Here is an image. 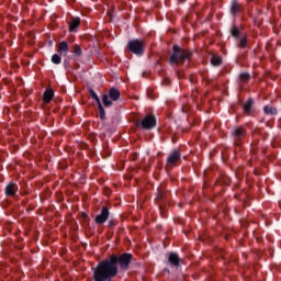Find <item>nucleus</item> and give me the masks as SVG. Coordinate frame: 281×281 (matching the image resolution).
<instances>
[{"instance_id": "7ed1b4c3", "label": "nucleus", "mask_w": 281, "mask_h": 281, "mask_svg": "<svg viewBox=\"0 0 281 281\" xmlns=\"http://www.w3.org/2000/svg\"><path fill=\"white\" fill-rule=\"evenodd\" d=\"M143 131H153L157 128V116L153 113V108L145 109V115L142 119Z\"/></svg>"}, {"instance_id": "bb28decb", "label": "nucleus", "mask_w": 281, "mask_h": 281, "mask_svg": "<svg viewBox=\"0 0 281 281\" xmlns=\"http://www.w3.org/2000/svg\"><path fill=\"white\" fill-rule=\"evenodd\" d=\"M115 225H116V223H115V220H114V218L110 220L109 223H108V227H109L110 229H113V227H115Z\"/></svg>"}, {"instance_id": "1a4fd4ad", "label": "nucleus", "mask_w": 281, "mask_h": 281, "mask_svg": "<svg viewBox=\"0 0 281 281\" xmlns=\"http://www.w3.org/2000/svg\"><path fill=\"white\" fill-rule=\"evenodd\" d=\"M229 12H231L232 16H238V14H240V12H243V5L240 4V2H238V0L231 1Z\"/></svg>"}, {"instance_id": "ddd939ff", "label": "nucleus", "mask_w": 281, "mask_h": 281, "mask_svg": "<svg viewBox=\"0 0 281 281\" xmlns=\"http://www.w3.org/2000/svg\"><path fill=\"white\" fill-rule=\"evenodd\" d=\"M57 52L59 56H67L69 54V44L65 41L60 42Z\"/></svg>"}, {"instance_id": "4be33fe9", "label": "nucleus", "mask_w": 281, "mask_h": 281, "mask_svg": "<svg viewBox=\"0 0 281 281\" xmlns=\"http://www.w3.org/2000/svg\"><path fill=\"white\" fill-rule=\"evenodd\" d=\"M89 95H90V98H92L93 101L97 102V104L102 102V101H100V97H98V93H95V91L93 89H89Z\"/></svg>"}, {"instance_id": "a878e982", "label": "nucleus", "mask_w": 281, "mask_h": 281, "mask_svg": "<svg viewBox=\"0 0 281 281\" xmlns=\"http://www.w3.org/2000/svg\"><path fill=\"white\" fill-rule=\"evenodd\" d=\"M147 98L149 100H155V94L153 93V90L151 89H147Z\"/></svg>"}, {"instance_id": "412c9836", "label": "nucleus", "mask_w": 281, "mask_h": 281, "mask_svg": "<svg viewBox=\"0 0 281 281\" xmlns=\"http://www.w3.org/2000/svg\"><path fill=\"white\" fill-rule=\"evenodd\" d=\"M239 80L240 82H249V80H251V75H249V72H241L239 75Z\"/></svg>"}, {"instance_id": "20e7f679", "label": "nucleus", "mask_w": 281, "mask_h": 281, "mask_svg": "<svg viewBox=\"0 0 281 281\" xmlns=\"http://www.w3.org/2000/svg\"><path fill=\"white\" fill-rule=\"evenodd\" d=\"M122 95L117 88H110L109 94L102 95V102L104 106H112L113 102H117L119 98Z\"/></svg>"}, {"instance_id": "6ab92c4d", "label": "nucleus", "mask_w": 281, "mask_h": 281, "mask_svg": "<svg viewBox=\"0 0 281 281\" xmlns=\"http://www.w3.org/2000/svg\"><path fill=\"white\" fill-rule=\"evenodd\" d=\"M240 29L236 25H233L232 29H231V35L234 37V38H240Z\"/></svg>"}, {"instance_id": "9b49d317", "label": "nucleus", "mask_w": 281, "mask_h": 281, "mask_svg": "<svg viewBox=\"0 0 281 281\" xmlns=\"http://www.w3.org/2000/svg\"><path fill=\"white\" fill-rule=\"evenodd\" d=\"M168 262L171 267H180L181 258L177 252H169L167 254Z\"/></svg>"}, {"instance_id": "393cba45", "label": "nucleus", "mask_w": 281, "mask_h": 281, "mask_svg": "<svg viewBox=\"0 0 281 281\" xmlns=\"http://www.w3.org/2000/svg\"><path fill=\"white\" fill-rule=\"evenodd\" d=\"M239 47L241 49H245V47H247V37H243L240 41H239Z\"/></svg>"}, {"instance_id": "f257e3e1", "label": "nucleus", "mask_w": 281, "mask_h": 281, "mask_svg": "<svg viewBox=\"0 0 281 281\" xmlns=\"http://www.w3.org/2000/svg\"><path fill=\"white\" fill-rule=\"evenodd\" d=\"M131 262H133V254L111 255L92 268L93 281H113L117 276L119 267L121 271H128Z\"/></svg>"}, {"instance_id": "f8f14e48", "label": "nucleus", "mask_w": 281, "mask_h": 281, "mask_svg": "<svg viewBox=\"0 0 281 281\" xmlns=\"http://www.w3.org/2000/svg\"><path fill=\"white\" fill-rule=\"evenodd\" d=\"M254 104H256V101H254L252 98H249L243 105L245 115H254Z\"/></svg>"}, {"instance_id": "b1692460", "label": "nucleus", "mask_w": 281, "mask_h": 281, "mask_svg": "<svg viewBox=\"0 0 281 281\" xmlns=\"http://www.w3.org/2000/svg\"><path fill=\"white\" fill-rule=\"evenodd\" d=\"M72 54L78 57L82 56V48L80 47V45L76 44L74 46Z\"/></svg>"}, {"instance_id": "9d476101", "label": "nucleus", "mask_w": 281, "mask_h": 281, "mask_svg": "<svg viewBox=\"0 0 281 281\" xmlns=\"http://www.w3.org/2000/svg\"><path fill=\"white\" fill-rule=\"evenodd\" d=\"M16 192H19V186L14 182H10L4 188L5 196H15Z\"/></svg>"}, {"instance_id": "6e6552de", "label": "nucleus", "mask_w": 281, "mask_h": 281, "mask_svg": "<svg viewBox=\"0 0 281 281\" xmlns=\"http://www.w3.org/2000/svg\"><path fill=\"white\" fill-rule=\"evenodd\" d=\"M127 49L135 54V56H142V40H132L127 44Z\"/></svg>"}, {"instance_id": "5701e85b", "label": "nucleus", "mask_w": 281, "mask_h": 281, "mask_svg": "<svg viewBox=\"0 0 281 281\" xmlns=\"http://www.w3.org/2000/svg\"><path fill=\"white\" fill-rule=\"evenodd\" d=\"M60 56H63V55L54 54L52 56V63L54 65H60V63L63 61V58Z\"/></svg>"}, {"instance_id": "cd10ccee", "label": "nucleus", "mask_w": 281, "mask_h": 281, "mask_svg": "<svg viewBox=\"0 0 281 281\" xmlns=\"http://www.w3.org/2000/svg\"><path fill=\"white\" fill-rule=\"evenodd\" d=\"M136 159H139V153H135L132 155V160L136 161Z\"/></svg>"}, {"instance_id": "aec40b11", "label": "nucleus", "mask_w": 281, "mask_h": 281, "mask_svg": "<svg viewBox=\"0 0 281 281\" xmlns=\"http://www.w3.org/2000/svg\"><path fill=\"white\" fill-rule=\"evenodd\" d=\"M99 109V117L100 120H106V112L104 111V106L101 103H97Z\"/></svg>"}, {"instance_id": "7c9ffc66", "label": "nucleus", "mask_w": 281, "mask_h": 281, "mask_svg": "<svg viewBox=\"0 0 281 281\" xmlns=\"http://www.w3.org/2000/svg\"><path fill=\"white\" fill-rule=\"evenodd\" d=\"M248 1H254V0H248Z\"/></svg>"}, {"instance_id": "dca6fc26", "label": "nucleus", "mask_w": 281, "mask_h": 281, "mask_svg": "<svg viewBox=\"0 0 281 281\" xmlns=\"http://www.w3.org/2000/svg\"><path fill=\"white\" fill-rule=\"evenodd\" d=\"M78 27H80V18H72L69 22V32H78Z\"/></svg>"}, {"instance_id": "a211bd4d", "label": "nucleus", "mask_w": 281, "mask_h": 281, "mask_svg": "<svg viewBox=\"0 0 281 281\" xmlns=\"http://www.w3.org/2000/svg\"><path fill=\"white\" fill-rule=\"evenodd\" d=\"M265 115H278V109L276 106L266 105L263 108Z\"/></svg>"}, {"instance_id": "0eeeda50", "label": "nucleus", "mask_w": 281, "mask_h": 281, "mask_svg": "<svg viewBox=\"0 0 281 281\" xmlns=\"http://www.w3.org/2000/svg\"><path fill=\"white\" fill-rule=\"evenodd\" d=\"M109 216H111V212L108 206H102L100 214L94 217V223L97 225H104L109 221Z\"/></svg>"}, {"instance_id": "39448f33", "label": "nucleus", "mask_w": 281, "mask_h": 281, "mask_svg": "<svg viewBox=\"0 0 281 281\" xmlns=\"http://www.w3.org/2000/svg\"><path fill=\"white\" fill-rule=\"evenodd\" d=\"M181 161V149H173L167 157V168H175Z\"/></svg>"}, {"instance_id": "f3484780", "label": "nucleus", "mask_w": 281, "mask_h": 281, "mask_svg": "<svg viewBox=\"0 0 281 281\" xmlns=\"http://www.w3.org/2000/svg\"><path fill=\"white\" fill-rule=\"evenodd\" d=\"M211 65H213V67H221V65H223V57H221V55H213Z\"/></svg>"}, {"instance_id": "2eb2a0df", "label": "nucleus", "mask_w": 281, "mask_h": 281, "mask_svg": "<svg viewBox=\"0 0 281 281\" xmlns=\"http://www.w3.org/2000/svg\"><path fill=\"white\" fill-rule=\"evenodd\" d=\"M54 100V90L52 89H46L43 93V102L45 104H49Z\"/></svg>"}, {"instance_id": "423d86ee", "label": "nucleus", "mask_w": 281, "mask_h": 281, "mask_svg": "<svg viewBox=\"0 0 281 281\" xmlns=\"http://www.w3.org/2000/svg\"><path fill=\"white\" fill-rule=\"evenodd\" d=\"M245 128L235 127L231 131V137L233 138L234 146H240L243 144V138L245 137Z\"/></svg>"}, {"instance_id": "c756f323", "label": "nucleus", "mask_w": 281, "mask_h": 281, "mask_svg": "<svg viewBox=\"0 0 281 281\" xmlns=\"http://www.w3.org/2000/svg\"><path fill=\"white\" fill-rule=\"evenodd\" d=\"M82 218L85 220V221H87V218H89V215L87 214V213H82Z\"/></svg>"}, {"instance_id": "4468645a", "label": "nucleus", "mask_w": 281, "mask_h": 281, "mask_svg": "<svg viewBox=\"0 0 281 281\" xmlns=\"http://www.w3.org/2000/svg\"><path fill=\"white\" fill-rule=\"evenodd\" d=\"M166 201H168V195H166V192L159 191L157 195V202L160 210H164V205H166Z\"/></svg>"}, {"instance_id": "c85d7f7f", "label": "nucleus", "mask_w": 281, "mask_h": 281, "mask_svg": "<svg viewBox=\"0 0 281 281\" xmlns=\"http://www.w3.org/2000/svg\"><path fill=\"white\" fill-rule=\"evenodd\" d=\"M64 66L66 69L70 67L69 59L64 60Z\"/></svg>"}, {"instance_id": "f03ea898", "label": "nucleus", "mask_w": 281, "mask_h": 281, "mask_svg": "<svg viewBox=\"0 0 281 281\" xmlns=\"http://www.w3.org/2000/svg\"><path fill=\"white\" fill-rule=\"evenodd\" d=\"M191 58L192 53L190 49L181 48L179 45H173L169 63L171 65H183L186 60H190Z\"/></svg>"}]
</instances>
